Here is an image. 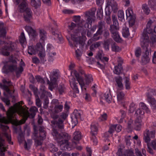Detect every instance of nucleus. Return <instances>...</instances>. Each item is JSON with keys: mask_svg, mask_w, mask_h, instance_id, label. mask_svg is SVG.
Listing matches in <instances>:
<instances>
[{"mask_svg": "<svg viewBox=\"0 0 156 156\" xmlns=\"http://www.w3.org/2000/svg\"><path fill=\"white\" fill-rule=\"evenodd\" d=\"M38 109L35 106L31 107L30 109V112L26 110L20 105V102L15 104L14 107H11L9 108L6 114L8 119L3 117L0 119V128L3 130H6L9 129V127L5 125L12 121L17 113L19 115L22 116L25 121L28 117L33 118L35 116Z\"/></svg>", "mask_w": 156, "mask_h": 156, "instance_id": "nucleus-1", "label": "nucleus"}, {"mask_svg": "<svg viewBox=\"0 0 156 156\" xmlns=\"http://www.w3.org/2000/svg\"><path fill=\"white\" fill-rule=\"evenodd\" d=\"M68 116L66 113L62 112L60 117L58 121L52 120L51 121V125L54 128L52 130V134L54 138L57 140L58 145L60 147V149L62 150H68L70 148V145L68 144V140L70 138V136L66 133H59L57 130V128L62 129L64 128L63 122Z\"/></svg>", "mask_w": 156, "mask_h": 156, "instance_id": "nucleus-2", "label": "nucleus"}, {"mask_svg": "<svg viewBox=\"0 0 156 156\" xmlns=\"http://www.w3.org/2000/svg\"><path fill=\"white\" fill-rule=\"evenodd\" d=\"M73 73L77 79L76 80L74 78H73L70 81L71 87L73 89L74 92L78 94L79 93L78 87H80L82 91H85L86 88L85 87V84L83 78L76 70H73Z\"/></svg>", "mask_w": 156, "mask_h": 156, "instance_id": "nucleus-3", "label": "nucleus"}, {"mask_svg": "<svg viewBox=\"0 0 156 156\" xmlns=\"http://www.w3.org/2000/svg\"><path fill=\"white\" fill-rule=\"evenodd\" d=\"M112 19L113 24L110 25L109 30L114 40L116 42H119L122 40L118 32L119 27L117 18L115 15H113L112 16Z\"/></svg>", "mask_w": 156, "mask_h": 156, "instance_id": "nucleus-4", "label": "nucleus"}, {"mask_svg": "<svg viewBox=\"0 0 156 156\" xmlns=\"http://www.w3.org/2000/svg\"><path fill=\"white\" fill-rule=\"evenodd\" d=\"M37 52H38V55L41 61L44 62L46 61L45 59L46 53L45 50L43 45L41 43H37L35 47V48L33 46L29 47L28 53L31 55H35Z\"/></svg>", "mask_w": 156, "mask_h": 156, "instance_id": "nucleus-5", "label": "nucleus"}, {"mask_svg": "<svg viewBox=\"0 0 156 156\" xmlns=\"http://www.w3.org/2000/svg\"><path fill=\"white\" fill-rule=\"evenodd\" d=\"M43 126H39L34 127V135L35 140V143L36 146L41 145L42 141L46 138V133Z\"/></svg>", "mask_w": 156, "mask_h": 156, "instance_id": "nucleus-6", "label": "nucleus"}, {"mask_svg": "<svg viewBox=\"0 0 156 156\" xmlns=\"http://www.w3.org/2000/svg\"><path fill=\"white\" fill-rule=\"evenodd\" d=\"M72 40L73 41V44L75 47L79 48L76 50V56L78 60L80 59V57L81 56L82 52L81 50L84 44L82 38L80 36L75 34H71Z\"/></svg>", "mask_w": 156, "mask_h": 156, "instance_id": "nucleus-7", "label": "nucleus"}, {"mask_svg": "<svg viewBox=\"0 0 156 156\" xmlns=\"http://www.w3.org/2000/svg\"><path fill=\"white\" fill-rule=\"evenodd\" d=\"M18 10L21 13L24 12L23 16L25 20L27 22H30L32 17V12L31 9L28 7V3L25 5H19Z\"/></svg>", "mask_w": 156, "mask_h": 156, "instance_id": "nucleus-8", "label": "nucleus"}, {"mask_svg": "<svg viewBox=\"0 0 156 156\" xmlns=\"http://www.w3.org/2000/svg\"><path fill=\"white\" fill-rule=\"evenodd\" d=\"M4 67L6 73L15 71L17 76L21 73L23 71V68L21 66L18 68L16 61L13 59L11 60L10 62L7 65H5Z\"/></svg>", "mask_w": 156, "mask_h": 156, "instance_id": "nucleus-9", "label": "nucleus"}, {"mask_svg": "<svg viewBox=\"0 0 156 156\" xmlns=\"http://www.w3.org/2000/svg\"><path fill=\"white\" fill-rule=\"evenodd\" d=\"M96 10V8L93 7L84 12V17L87 24V27L88 28L89 25H91L92 22L94 21L96 18L95 13Z\"/></svg>", "mask_w": 156, "mask_h": 156, "instance_id": "nucleus-10", "label": "nucleus"}, {"mask_svg": "<svg viewBox=\"0 0 156 156\" xmlns=\"http://www.w3.org/2000/svg\"><path fill=\"white\" fill-rule=\"evenodd\" d=\"M148 42L144 41H141V46L142 48L145 51V55L143 56L141 59V62L144 64H146L150 61V58L148 56L149 52L151 50L149 47Z\"/></svg>", "mask_w": 156, "mask_h": 156, "instance_id": "nucleus-11", "label": "nucleus"}, {"mask_svg": "<svg viewBox=\"0 0 156 156\" xmlns=\"http://www.w3.org/2000/svg\"><path fill=\"white\" fill-rule=\"evenodd\" d=\"M59 77V74L58 70H55L53 71L51 73L50 76V81L48 80V83L49 85V89L51 90L53 89L56 87L57 83V80Z\"/></svg>", "mask_w": 156, "mask_h": 156, "instance_id": "nucleus-12", "label": "nucleus"}, {"mask_svg": "<svg viewBox=\"0 0 156 156\" xmlns=\"http://www.w3.org/2000/svg\"><path fill=\"white\" fill-rule=\"evenodd\" d=\"M153 23L151 20L148 21L146 29H145L144 30V32L142 33V36L141 38V41H147L149 42V37L147 33L149 34L153 32L152 28L151 25Z\"/></svg>", "mask_w": 156, "mask_h": 156, "instance_id": "nucleus-13", "label": "nucleus"}, {"mask_svg": "<svg viewBox=\"0 0 156 156\" xmlns=\"http://www.w3.org/2000/svg\"><path fill=\"white\" fill-rule=\"evenodd\" d=\"M16 44L11 41H9L7 44L1 50V53L3 55L8 56L10 55L9 51H11L15 49Z\"/></svg>", "mask_w": 156, "mask_h": 156, "instance_id": "nucleus-14", "label": "nucleus"}, {"mask_svg": "<svg viewBox=\"0 0 156 156\" xmlns=\"http://www.w3.org/2000/svg\"><path fill=\"white\" fill-rule=\"evenodd\" d=\"M155 132L154 130L150 131L148 129H146L144 132L143 139L145 142L149 143L151 139H153L155 137Z\"/></svg>", "mask_w": 156, "mask_h": 156, "instance_id": "nucleus-15", "label": "nucleus"}, {"mask_svg": "<svg viewBox=\"0 0 156 156\" xmlns=\"http://www.w3.org/2000/svg\"><path fill=\"white\" fill-rule=\"evenodd\" d=\"M47 51L48 52V60L50 62H52L54 61L56 53L54 51L53 47L49 44L47 45Z\"/></svg>", "mask_w": 156, "mask_h": 156, "instance_id": "nucleus-16", "label": "nucleus"}, {"mask_svg": "<svg viewBox=\"0 0 156 156\" xmlns=\"http://www.w3.org/2000/svg\"><path fill=\"white\" fill-rule=\"evenodd\" d=\"M126 14L127 18L129 17V24L130 26H132L134 25L135 23V17L133 15L132 10L130 9H129L126 11Z\"/></svg>", "mask_w": 156, "mask_h": 156, "instance_id": "nucleus-17", "label": "nucleus"}, {"mask_svg": "<svg viewBox=\"0 0 156 156\" xmlns=\"http://www.w3.org/2000/svg\"><path fill=\"white\" fill-rule=\"evenodd\" d=\"M80 115L81 114L80 111H78L77 110H74L71 117L72 123L74 126L76 125L77 123V119L80 118Z\"/></svg>", "mask_w": 156, "mask_h": 156, "instance_id": "nucleus-18", "label": "nucleus"}, {"mask_svg": "<svg viewBox=\"0 0 156 156\" xmlns=\"http://www.w3.org/2000/svg\"><path fill=\"white\" fill-rule=\"evenodd\" d=\"M73 137L74 140L72 141V147H74L78 143L79 141L81 138L80 132L79 131H76L73 133Z\"/></svg>", "mask_w": 156, "mask_h": 156, "instance_id": "nucleus-19", "label": "nucleus"}, {"mask_svg": "<svg viewBox=\"0 0 156 156\" xmlns=\"http://www.w3.org/2000/svg\"><path fill=\"white\" fill-rule=\"evenodd\" d=\"M25 30L28 32L29 36L32 39H34L37 35L36 31L30 26H26Z\"/></svg>", "mask_w": 156, "mask_h": 156, "instance_id": "nucleus-20", "label": "nucleus"}, {"mask_svg": "<svg viewBox=\"0 0 156 156\" xmlns=\"http://www.w3.org/2000/svg\"><path fill=\"white\" fill-rule=\"evenodd\" d=\"M111 7L112 11L114 12H116L118 9V5L117 3L114 0L112 2H107V7L110 8Z\"/></svg>", "mask_w": 156, "mask_h": 156, "instance_id": "nucleus-21", "label": "nucleus"}, {"mask_svg": "<svg viewBox=\"0 0 156 156\" xmlns=\"http://www.w3.org/2000/svg\"><path fill=\"white\" fill-rule=\"evenodd\" d=\"M52 33L53 35L55 37V38L58 39L59 41L62 43L63 41V38L60 33L58 32V30L55 28H51Z\"/></svg>", "mask_w": 156, "mask_h": 156, "instance_id": "nucleus-22", "label": "nucleus"}, {"mask_svg": "<svg viewBox=\"0 0 156 156\" xmlns=\"http://www.w3.org/2000/svg\"><path fill=\"white\" fill-rule=\"evenodd\" d=\"M113 41L112 39L109 38L104 41L103 47L105 51H108L110 50V45H111Z\"/></svg>", "mask_w": 156, "mask_h": 156, "instance_id": "nucleus-23", "label": "nucleus"}, {"mask_svg": "<svg viewBox=\"0 0 156 156\" xmlns=\"http://www.w3.org/2000/svg\"><path fill=\"white\" fill-rule=\"evenodd\" d=\"M40 90L41 91L40 94L41 99L46 98H48V96H49V95H50V94L46 90L44 86H41Z\"/></svg>", "mask_w": 156, "mask_h": 156, "instance_id": "nucleus-24", "label": "nucleus"}, {"mask_svg": "<svg viewBox=\"0 0 156 156\" xmlns=\"http://www.w3.org/2000/svg\"><path fill=\"white\" fill-rule=\"evenodd\" d=\"M6 33V27L2 22H0V37L5 38Z\"/></svg>", "mask_w": 156, "mask_h": 156, "instance_id": "nucleus-25", "label": "nucleus"}, {"mask_svg": "<svg viewBox=\"0 0 156 156\" xmlns=\"http://www.w3.org/2000/svg\"><path fill=\"white\" fill-rule=\"evenodd\" d=\"M3 82L4 84L2 86L3 89L6 91L9 94H10V90L9 88V87L12 85V83L10 81H7L5 80H3Z\"/></svg>", "mask_w": 156, "mask_h": 156, "instance_id": "nucleus-26", "label": "nucleus"}, {"mask_svg": "<svg viewBox=\"0 0 156 156\" xmlns=\"http://www.w3.org/2000/svg\"><path fill=\"white\" fill-rule=\"evenodd\" d=\"M105 23L104 21L99 22L97 25L98 33L102 34L103 30L105 28Z\"/></svg>", "mask_w": 156, "mask_h": 156, "instance_id": "nucleus-27", "label": "nucleus"}, {"mask_svg": "<svg viewBox=\"0 0 156 156\" xmlns=\"http://www.w3.org/2000/svg\"><path fill=\"white\" fill-rule=\"evenodd\" d=\"M115 80L117 83L118 89L121 90L123 89V85L122 83V79L121 77L119 76L115 78Z\"/></svg>", "mask_w": 156, "mask_h": 156, "instance_id": "nucleus-28", "label": "nucleus"}, {"mask_svg": "<svg viewBox=\"0 0 156 156\" xmlns=\"http://www.w3.org/2000/svg\"><path fill=\"white\" fill-rule=\"evenodd\" d=\"M148 102L150 103V106L153 109H156V100L154 98L147 96Z\"/></svg>", "mask_w": 156, "mask_h": 156, "instance_id": "nucleus-29", "label": "nucleus"}, {"mask_svg": "<svg viewBox=\"0 0 156 156\" xmlns=\"http://www.w3.org/2000/svg\"><path fill=\"white\" fill-rule=\"evenodd\" d=\"M40 38V43L43 44L44 42V40L46 39V32L43 29H40L39 30Z\"/></svg>", "mask_w": 156, "mask_h": 156, "instance_id": "nucleus-30", "label": "nucleus"}, {"mask_svg": "<svg viewBox=\"0 0 156 156\" xmlns=\"http://www.w3.org/2000/svg\"><path fill=\"white\" fill-rule=\"evenodd\" d=\"M66 88L65 85L63 84H60L57 89V91L59 94H62L65 93Z\"/></svg>", "mask_w": 156, "mask_h": 156, "instance_id": "nucleus-31", "label": "nucleus"}, {"mask_svg": "<svg viewBox=\"0 0 156 156\" xmlns=\"http://www.w3.org/2000/svg\"><path fill=\"white\" fill-rule=\"evenodd\" d=\"M103 98L107 102L110 103L112 100V97L109 92H107L104 94Z\"/></svg>", "mask_w": 156, "mask_h": 156, "instance_id": "nucleus-32", "label": "nucleus"}, {"mask_svg": "<svg viewBox=\"0 0 156 156\" xmlns=\"http://www.w3.org/2000/svg\"><path fill=\"white\" fill-rule=\"evenodd\" d=\"M142 152L138 148H136L135 149V153L136 156H143V155L146 156V151L144 149H142Z\"/></svg>", "mask_w": 156, "mask_h": 156, "instance_id": "nucleus-33", "label": "nucleus"}, {"mask_svg": "<svg viewBox=\"0 0 156 156\" xmlns=\"http://www.w3.org/2000/svg\"><path fill=\"white\" fill-rule=\"evenodd\" d=\"M111 48L112 51L115 52H119L121 50V48L117 45L113 41L111 44Z\"/></svg>", "mask_w": 156, "mask_h": 156, "instance_id": "nucleus-34", "label": "nucleus"}, {"mask_svg": "<svg viewBox=\"0 0 156 156\" xmlns=\"http://www.w3.org/2000/svg\"><path fill=\"white\" fill-rule=\"evenodd\" d=\"M116 93L118 101H120L124 99L125 95L122 91H121L119 90L118 89Z\"/></svg>", "mask_w": 156, "mask_h": 156, "instance_id": "nucleus-35", "label": "nucleus"}, {"mask_svg": "<svg viewBox=\"0 0 156 156\" xmlns=\"http://www.w3.org/2000/svg\"><path fill=\"white\" fill-rule=\"evenodd\" d=\"M85 80V84L87 85H88L91 82L93 81V79L92 76L90 74H84Z\"/></svg>", "mask_w": 156, "mask_h": 156, "instance_id": "nucleus-36", "label": "nucleus"}, {"mask_svg": "<svg viewBox=\"0 0 156 156\" xmlns=\"http://www.w3.org/2000/svg\"><path fill=\"white\" fill-rule=\"evenodd\" d=\"M63 106L61 104H58V105H55L53 110L54 113H58L61 112L63 109Z\"/></svg>", "mask_w": 156, "mask_h": 156, "instance_id": "nucleus-37", "label": "nucleus"}, {"mask_svg": "<svg viewBox=\"0 0 156 156\" xmlns=\"http://www.w3.org/2000/svg\"><path fill=\"white\" fill-rule=\"evenodd\" d=\"M141 119H136L134 123V128L136 130H140V129L141 124Z\"/></svg>", "mask_w": 156, "mask_h": 156, "instance_id": "nucleus-38", "label": "nucleus"}, {"mask_svg": "<svg viewBox=\"0 0 156 156\" xmlns=\"http://www.w3.org/2000/svg\"><path fill=\"white\" fill-rule=\"evenodd\" d=\"M122 64L121 63H119L117 66L115 67L114 72L116 74H119L122 71Z\"/></svg>", "mask_w": 156, "mask_h": 156, "instance_id": "nucleus-39", "label": "nucleus"}, {"mask_svg": "<svg viewBox=\"0 0 156 156\" xmlns=\"http://www.w3.org/2000/svg\"><path fill=\"white\" fill-rule=\"evenodd\" d=\"M144 114V111H142L140 108H138L136 111L134 115L136 119H141V116Z\"/></svg>", "mask_w": 156, "mask_h": 156, "instance_id": "nucleus-40", "label": "nucleus"}, {"mask_svg": "<svg viewBox=\"0 0 156 156\" xmlns=\"http://www.w3.org/2000/svg\"><path fill=\"white\" fill-rule=\"evenodd\" d=\"M98 129L96 125L94 123H92L91 126V134L92 135H96L97 133Z\"/></svg>", "mask_w": 156, "mask_h": 156, "instance_id": "nucleus-41", "label": "nucleus"}, {"mask_svg": "<svg viewBox=\"0 0 156 156\" xmlns=\"http://www.w3.org/2000/svg\"><path fill=\"white\" fill-rule=\"evenodd\" d=\"M122 34L123 36L125 37H127L129 35V29L126 27L125 26L122 29Z\"/></svg>", "mask_w": 156, "mask_h": 156, "instance_id": "nucleus-42", "label": "nucleus"}, {"mask_svg": "<svg viewBox=\"0 0 156 156\" xmlns=\"http://www.w3.org/2000/svg\"><path fill=\"white\" fill-rule=\"evenodd\" d=\"M31 1L32 5L36 9L41 6V0H37V2L35 0H31Z\"/></svg>", "mask_w": 156, "mask_h": 156, "instance_id": "nucleus-43", "label": "nucleus"}, {"mask_svg": "<svg viewBox=\"0 0 156 156\" xmlns=\"http://www.w3.org/2000/svg\"><path fill=\"white\" fill-rule=\"evenodd\" d=\"M139 106L140 108L144 110L147 113H149L150 112V111L146 105L144 103H140L139 104Z\"/></svg>", "mask_w": 156, "mask_h": 156, "instance_id": "nucleus-44", "label": "nucleus"}, {"mask_svg": "<svg viewBox=\"0 0 156 156\" xmlns=\"http://www.w3.org/2000/svg\"><path fill=\"white\" fill-rule=\"evenodd\" d=\"M148 35H149L150 39L151 40V42L154 44V43L156 42V35L155 34H154L153 33V32L151 33L148 34L147 33Z\"/></svg>", "mask_w": 156, "mask_h": 156, "instance_id": "nucleus-45", "label": "nucleus"}, {"mask_svg": "<svg viewBox=\"0 0 156 156\" xmlns=\"http://www.w3.org/2000/svg\"><path fill=\"white\" fill-rule=\"evenodd\" d=\"M148 4L153 9H156V0H149Z\"/></svg>", "mask_w": 156, "mask_h": 156, "instance_id": "nucleus-46", "label": "nucleus"}, {"mask_svg": "<svg viewBox=\"0 0 156 156\" xmlns=\"http://www.w3.org/2000/svg\"><path fill=\"white\" fill-rule=\"evenodd\" d=\"M119 19L121 21H124L123 12L122 10H119L118 13Z\"/></svg>", "mask_w": 156, "mask_h": 156, "instance_id": "nucleus-47", "label": "nucleus"}, {"mask_svg": "<svg viewBox=\"0 0 156 156\" xmlns=\"http://www.w3.org/2000/svg\"><path fill=\"white\" fill-rule=\"evenodd\" d=\"M3 135L6 138L9 144H13V142L11 141V137L10 135L8 134L6 132H4L3 133Z\"/></svg>", "mask_w": 156, "mask_h": 156, "instance_id": "nucleus-48", "label": "nucleus"}, {"mask_svg": "<svg viewBox=\"0 0 156 156\" xmlns=\"http://www.w3.org/2000/svg\"><path fill=\"white\" fill-rule=\"evenodd\" d=\"M142 9L146 14L148 15L149 13L150 10L146 4H143L142 5Z\"/></svg>", "mask_w": 156, "mask_h": 156, "instance_id": "nucleus-49", "label": "nucleus"}, {"mask_svg": "<svg viewBox=\"0 0 156 156\" xmlns=\"http://www.w3.org/2000/svg\"><path fill=\"white\" fill-rule=\"evenodd\" d=\"M86 24L87 25L86 22H85V20L83 19L80 20L77 24L79 27L81 28H83L84 26L85 27Z\"/></svg>", "mask_w": 156, "mask_h": 156, "instance_id": "nucleus-50", "label": "nucleus"}, {"mask_svg": "<svg viewBox=\"0 0 156 156\" xmlns=\"http://www.w3.org/2000/svg\"><path fill=\"white\" fill-rule=\"evenodd\" d=\"M125 86L126 89L127 90H129L130 88V83L129 82V79L127 77H126V80L124 82Z\"/></svg>", "mask_w": 156, "mask_h": 156, "instance_id": "nucleus-51", "label": "nucleus"}, {"mask_svg": "<svg viewBox=\"0 0 156 156\" xmlns=\"http://www.w3.org/2000/svg\"><path fill=\"white\" fill-rule=\"evenodd\" d=\"M32 140H27V141H25L24 148L25 149H28L32 144Z\"/></svg>", "mask_w": 156, "mask_h": 156, "instance_id": "nucleus-52", "label": "nucleus"}, {"mask_svg": "<svg viewBox=\"0 0 156 156\" xmlns=\"http://www.w3.org/2000/svg\"><path fill=\"white\" fill-rule=\"evenodd\" d=\"M19 41L20 43L23 44L26 41L25 35L23 32H22L20 36Z\"/></svg>", "mask_w": 156, "mask_h": 156, "instance_id": "nucleus-53", "label": "nucleus"}, {"mask_svg": "<svg viewBox=\"0 0 156 156\" xmlns=\"http://www.w3.org/2000/svg\"><path fill=\"white\" fill-rule=\"evenodd\" d=\"M97 16L100 18H101L103 17V11L101 8L98 9L97 11Z\"/></svg>", "mask_w": 156, "mask_h": 156, "instance_id": "nucleus-54", "label": "nucleus"}, {"mask_svg": "<svg viewBox=\"0 0 156 156\" xmlns=\"http://www.w3.org/2000/svg\"><path fill=\"white\" fill-rule=\"evenodd\" d=\"M16 2L17 5H20L23 4V5H25L26 3H28L27 0H15Z\"/></svg>", "mask_w": 156, "mask_h": 156, "instance_id": "nucleus-55", "label": "nucleus"}, {"mask_svg": "<svg viewBox=\"0 0 156 156\" xmlns=\"http://www.w3.org/2000/svg\"><path fill=\"white\" fill-rule=\"evenodd\" d=\"M141 51L140 48H137L135 51V55L136 57H139L141 55Z\"/></svg>", "mask_w": 156, "mask_h": 156, "instance_id": "nucleus-56", "label": "nucleus"}, {"mask_svg": "<svg viewBox=\"0 0 156 156\" xmlns=\"http://www.w3.org/2000/svg\"><path fill=\"white\" fill-rule=\"evenodd\" d=\"M51 117L53 120L58 121V119L59 118L58 115L55 113H52L51 114Z\"/></svg>", "mask_w": 156, "mask_h": 156, "instance_id": "nucleus-57", "label": "nucleus"}, {"mask_svg": "<svg viewBox=\"0 0 156 156\" xmlns=\"http://www.w3.org/2000/svg\"><path fill=\"white\" fill-rule=\"evenodd\" d=\"M121 114V118L119 121V123L122 122V119L125 117L126 115V112L123 110H121L120 111Z\"/></svg>", "mask_w": 156, "mask_h": 156, "instance_id": "nucleus-58", "label": "nucleus"}, {"mask_svg": "<svg viewBox=\"0 0 156 156\" xmlns=\"http://www.w3.org/2000/svg\"><path fill=\"white\" fill-rule=\"evenodd\" d=\"M135 104L133 103H132L130 104L129 106V110L130 112H133L134 111L135 108Z\"/></svg>", "mask_w": 156, "mask_h": 156, "instance_id": "nucleus-59", "label": "nucleus"}, {"mask_svg": "<svg viewBox=\"0 0 156 156\" xmlns=\"http://www.w3.org/2000/svg\"><path fill=\"white\" fill-rule=\"evenodd\" d=\"M35 78L37 82L42 83H44V79L41 76H36Z\"/></svg>", "mask_w": 156, "mask_h": 156, "instance_id": "nucleus-60", "label": "nucleus"}, {"mask_svg": "<svg viewBox=\"0 0 156 156\" xmlns=\"http://www.w3.org/2000/svg\"><path fill=\"white\" fill-rule=\"evenodd\" d=\"M107 115L106 113H105L101 115V116L99 118V119L101 121H104L106 120L107 119Z\"/></svg>", "mask_w": 156, "mask_h": 156, "instance_id": "nucleus-61", "label": "nucleus"}, {"mask_svg": "<svg viewBox=\"0 0 156 156\" xmlns=\"http://www.w3.org/2000/svg\"><path fill=\"white\" fill-rule=\"evenodd\" d=\"M115 127V125H112L109 127V129L108 133L110 134H112L114 131Z\"/></svg>", "mask_w": 156, "mask_h": 156, "instance_id": "nucleus-62", "label": "nucleus"}, {"mask_svg": "<svg viewBox=\"0 0 156 156\" xmlns=\"http://www.w3.org/2000/svg\"><path fill=\"white\" fill-rule=\"evenodd\" d=\"M80 20L81 17L80 16H75L74 17L73 21H74L77 24Z\"/></svg>", "mask_w": 156, "mask_h": 156, "instance_id": "nucleus-63", "label": "nucleus"}, {"mask_svg": "<svg viewBox=\"0 0 156 156\" xmlns=\"http://www.w3.org/2000/svg\"><path fill=\"white\" fill-rule=\"evenodd\" d=\"M149 145L151 146L154 150H156V140L152 141L150 144H149Z\"/></svg>", "mask_w": 156, "mask_h": 156, "instance_id": "nucleus-64", "label": "nucleus"}]
</instances>
